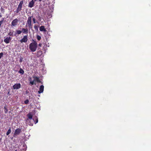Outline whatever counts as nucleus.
Here are the masks:
<instances>
[{"mask_svg":"<svg viewBox=\"0 0 151 151\" xmlns=\"http://www.w3.org/2000/svg\"><path fill=\"white\" fill-rule=\"evenodd\" d=\"M32 41L33 42L29 44V49L31 52H34L36 50L37 47V43L33 40Z\"/></svg>","mask_w":151,"mask_h":151,"instance_id":"f257e3e1","label":"nucleus"},{"mask_svg":"<svg viewBox=\"0 0 151 151\" xmlns=\"http://www.w3.org/2000/svg\"><path fill=\"white\" fill-rule=\"evenodd\" d=\"M27 116L28 118L26 120V122L28 123V124L30 126H32L33 125V122H31V120H32V115L31 112L29 113L27 115Z\"/></svg>","mask_w":151,"mask_h":151,"instance_id":"f03ea898","label":"nucleus"},{"mask_svg":"<svg viewBox=\"0 0 151 151\" xmlns=\"http://www.w3.org/2000/svg\"><path fill=\"white\" fill-rule=\"evenodd\" d=\"M32 17V16L29 17L28 18L27 20V22L26 24L27 25V26L29 27V29H32V28L31 23V18Z\"/></svg>","mask_w":151,"mask_h":151,"instance_id":"7ed1b4c3","label":"nucleus"},{"mask_svg":"<svg viewBox=\"0 0 151 151\" xmlns=\"http://www.w3.org/2000/svg\"><path fill=\"white\" fill-rule=\"evenodd\" d=\"M24 1L23 0L20 1L19 4L18 5V7L17 8L16 12L17 13H18L19 12L22 10V5L23 4Z\"/></svg>","mask_w":151,"mask_h":151,"instance_id":"20e7f679","label":"nucleus"},{"mask_svg":"<svg viewBox=\"0 0 151 151\" xmlns=\"http://www.w3.org/2000/svg\"><path fill=\"white\" fill-rule=\"evenodd\" d=\"M22 132L21 129L20 128H17L15 130L14 134V137H16L19 135Z\"/></svg>","mask_w":151,"mask_h":151,"instance_id":"39448f33","label":"nucleus"},{"mask_svg":"<svg viewBox=\"0 0 151 151\" xmlns=\"http://www.w3.org/2000/svg\"><path fill=\"white\" fill-rule=\"evenodd\" d=\"M27 35H26L23 37L22 39L20 40V42L21 43L23 42L25 43L27 42Z\"/></svg>","mask_w":151,"mask_h":151,"instance_id":"423d86ee","label":"nucleus"},{"mask_svg":"<svg viewBox=\"0 0 151 151\" xmlns=\"http://www.w3.org/2000/svg\"><path fill=\"white\" fill-rule=\"evenodd\" d=\"M18 22V19L16 18L13 20L12 22L11 26H15L17 25Z\"/></svg>","mask_w":151,"mask_h":151,"instance_id":"0eeeda50","label":"nucleus"},{"mask_svg":"<svg viewBox=\"0 0 151 151\" xmlns=\"http://www.w3.org/2000/svg\"><path fill=\"white\" fill-rule=\"evenodd\" d=\"M21 85L20 83H16L14 84L13 88L14 89H18L21 88Z\"/></svg>","mask_w":151,"mask_h":151,"instance_id":"6e6552de","label":"nucleus"},{"mask_svg":"<svg viewBox=\"0 0 151 151\" xmlns=\"http://www.w3.org/2000/svg\"><path fill=\"white\" fill-rule=\"evenodd\" d=\"M11 39L10 37H7L4 39V41L6 44L9 43L11 40Z\"/></svg>","mask_w":151,"mask_h":151,"instance_id":"1a4fd4ad","label":"nucleus"},{"mask_svg":"<svg viewBox=\"0 0 151 151\" xmlns=\"http://www.w3.org/2000/svg\"><path fill=\"white\" fill-rule=\"evenodd\" d=\"M44 86L43 85H41L39 88V90L38 91V93L40 94L42 93L44 91Z\"/></svg>","mask_w":151,"mask_h":151,"instance_id":"9d476101","label":"nucleus"},{"mask_svg":"<svg viewBox=\"0 0 151 151\" xmlns=\"http://www.w3.org/2000/svg\"><path fill=\"white\" fill-rule=\"evenodd\" d=\"M34 4L35 1H33V0H32L29 2L28 4V6L29 7L32 8L34 6Z\"/></svg>","mask_w":151,"mask_h":151,"instance_id":"9b49d317","label":"nucleus"},{"mask_svg":"<svg viewBox=\"0 0 151 151\" xmlns=\"http://www.w3.org/2000/svg\"><path fill=\"white\" fill-rule=\"evenodd\" d=\"M33 78H35V81H36L38 83H41V84H42V82L39 79V77H36V76H33Z\"/></svg>","mask_w":151,"mask_h":151,"instance_id":"f8f14e48","label":"nucleus"},{"mask_svg":"<svg viewBox=\"0 0 151 151\" xmlns=\"http://www.w3.org/2000/svg\"><path fill=\"white\" fill-rule=\"evenodd\" d=\"M22 33L25 34H27L28 32V30L27 28H23L22 29Z\"/></svg>","mask_w":151,"mask_h":151,"instance_id":"ddd939ff","label":"nucleus"},{"mask_svg":"<svg viewBox=\"0 0 151 151\" xmlns=\"http://www.w3.org/2000/svg\"><path fill=\"white\" fill-rule=\"evenodd\" d=\"M40 30L41 31H44L45 32H46L47 31L44 26H40Z\"/></svg>","mask_w":151,"mask_h":151,"instance_id":"4468645a","label":"nucleus"},{"mask_svg":"<svg viewBox=\"0 0 151 151\" xmlns=\"http://www.w3.org/2000/svg\"><path fill=\"white\" fill-rule=\"evenodd\" d=\"M32 120L35 122V124H36L38 122V119L37 116L34 117L32 119Z\"/></svg>","mask_w":151,"mask_h":151,"instance_id":"2eb2a0df","label":"nucleus"},{"mask_svg":"<svg viewBox=\"0 0 151 151\" xmlns=\"http://www.w3.org/2000/svg\"><path fill=\"white\" fill-rule=\"evenodd\" d=\"M29 83L31 85H32L35 84V80H34L33 81H32V78H29Z\"/></svg>","mask_w":151,"mask_h":151,"instance_id":"dca6fc26","label":"nucleus"},{"mask_svg":"<svg viewBox=\"0 0 151 151\" xmlns=\"http://www.w3.org/2000/svg\"><path fill=\"white\" fill-rule=\"evenodd\" d=\"M19 73L21 74L22 75L24 74V71L22 68H20L19 71Z\"/></svg>","mask_w":151,"mask_h":151,"instance_id":"f3484780","label":"nucleus"},{"mask_svg":"<svg viewBox=\"0 0 151 151\" xmlns=\"http://www.w3.org/2000/svg\"><path fill=\"white\" fill-rule=\"evenodd\" d=\"M42 54V52L41 50H39L37 52V55L38 56H40Z\"/></svg>","mask_w":151,"mask_h":151,"instance_id":"a211bd4d","label":"nucleus"},{"mask_svg":"<svg viewBox=\"0 0 151 151\" xmlns=\"http://www.w3.org/2000/svg\"><path fill=\"white\" fill-rule=\"evenodd\" d=\"M4 18H3L1 19V20L0 21V28L2 27H1V25L4 21Z\"/></svg>","mask_w":151,"mask_h":151,"instance_id":"6ab92c4d","label":"nucleus"},{"mask_svg":"<svg viewBox=\"0 0 151 151\" xmlns=\"http://www.w3.org/2000/svg\"><path fill=\"white\" fill-rule=\"evenodd\" d=\"M11 132V128L10 127L6 133L7 135H9Z\"/></svg>","mask_w":151,"mask_h":151,"instance_id":"aec40b11","label":"nucleus"},{"mask_svg":"<svg viewBox=\"0 0 151 151\" xmlns=\"http://www.w3.org/2000/svg\"><path fill=\"white\" fill-rule=\"evenodd\" d=\"M22 32V30H17L16 31V34L19 35Z\"/></svg>","mask_w":151,"mask_h":151,"instance_id":"412c9836","label":"nucleus"},{"mask_svg":"<svg viewBox=\"0 0 151 151\" xmlns=\"http://www.w3.org/2000/svg\"><path fill=\"white\" fill-rule=\"evenodd\" d=\"M4 111L5 114L7 113L8 109L6 106H5L4 107Z\"/></svg>","mask_w":151,"mask_h":151,"instance_id":"4be33fe9","label":"nucleus"},{"mask_svg":"<svg viewBox=\"0 0 151 151\" xmlns=\"http://www.w3.org/2000/svg\"><path fill=\"white\" fill-rule=\"evenodd\" d=\"M14 32H11L10 31L8 34V35L10 36H13Z\"/></svg>","mask_w":151,"mask_h":151,"instance_id":"5701e85b","label":"nucleus"},{"mask_svg":"<svg viewBox=\"0 0 151 151\" xmlns=\"http://www.w3.org/2000/svg\"><path fill=\"white\" fill-rule=\"evenodd\" d=\"M37 38L38 40L40 41L41 39V37L39 35H37Z\"/></svg>","mask_w":151,"mask_h":151,"instance_id":"b1692460","label":"nucleus"},{"mask_svg":"<svg viewBox=\"0 0 151 151\" xmlns=\"http://www.w3.org/2000/svg\"><path fill=\"white\" fill-rule=\"evenodd\" d=\"M23 60V58L21 56H20L19 57V62L20 63H21L22 62Z\"/></svg>","mask_w":151,"mask_h":151,"instance_id":"393cba45","label":"nucleus"},{"mask_svg":"<svg viewBox=\"0 0 151 151\" xmlns=\"http://www.w3.org/2000/svg\"><path fill=\"white\" fill-rule=\"evenodd\" d=\"M29 102V101L28 99H26L24 101V103L25 104H28Z\"/></svg>","mask_w":151,"mask_h":151,"instance_id":"a878e982","label":"nucleus"},{"mask_svg":"<svg viewBox=\"0 0 151 151\" xmlns=\"http://www.w3.org/2000/svg\"><path fill=\"white\" fill-rule=\"evenodd\" d=\"M1 10L2 12L4 13V9L3 8L1 7Z\"/></svg>","mask_w":151,"mask_h":151,"instance_id":"bb28decb","label":"nucleus"},{"mask_svg":"<svg viewBox=\"0 0 151 151\" xmlns=\"http://www.w3.org/2000/svg\"><path fill=\"white\" fill-rule=\"evenodd\" d=\"M3 55V52H1L0 53V59L1 58Z\"/></svg>","mask_w":151,"mask_h":151,"instance_id":"cd10ccee","label":"nucleus"},{"mask_svg":"<svg viewBox=\"0 0 151 151\" xmlns=\"http://www.w3.org/2000/svg\"><path fill=\"white\" fill-rule=\"evenodd\" d=\"M33 23H36V20H35V17L33 18Z\"/></svg>","mask_w":151,"mask_h":151,"instance_id":"c85d7f7f","label":"nucleus"},{"mask_svg":"<svg viewBox=\"0 0 151 151\" xmlns=\"http://www.w3.org/2000/svg\"><path fill=\"white\" fill-rule=\"evenodd\" d=\"M34 28L35 29H36L37 30L38 29V27H37L36 25H35L34 26Z\"/></svg>","mask_w":151,"mask_h":151,"instance_id":"c756f323","label":"nucleus"},{"mask_svg":"<svg viewBox=\"0 0 151 151\" xmlns=\"http://www.w3.org/2000/svg\"><path fill=\"white\" fill-rule=\"evenodd\" d=\"M38 45L39 47H41L42 45V44L41 43H40Z\"/></svg>","mask_w":151,"mask_h":151,"instance_id":"7c9ffc66","label":"nucleus"},{"mask_svg":"<svg viewBox=\"0 0 151 151\" xmlns=\"http://www.w3.org/2000/svg\"><path fill=\"white\" fill-rule=\"evenodd\" d=\"M2 17V16L1 15V13H0V18L1 17Z\"/></svg>","mask_w":151,"mask_h":151,"instance_id":"2f4dec72","label":"nucleus"},{"mask_svg":"<svg viewBox=\"0 0 151 151\" xmlns=\"http://www.w3.org/2000/svg\"><path fill=\"white\" fill-rule=\"evenodd\" d=\"M39 1H40V2H41L42 0H39Z\"/></svg>","mask_w":151,"mask_h":151,"instance_id":"473e14b6","label":"nucleus"},{"mask_svg":"<svg viewBox=\"0 0 151 151\" xmlns=\"http://www.w3.org/2000/svg\"><path fill=\"white\" fill-rule=\"evenodd\" d=\"M28 93V92H27V91H26V93Z\"/></svg>","mask_w":151,"mask_h":151,"instance_id":"72a5a7b5","label":"nucleus"},{"mask_svg":"<svg viewBox=\"0 0 151 151\" xmlns=\"http://www.w3.org/2000/svg\"><path fill=\"white\" fill-rule=\"evenodd\" d=\"M35 1H36V0H34Z\"/></svg>","mask_w":151,"mask_h":151,"instance_id":"f704fd0d","label":"nucleus"},{"mask_svg":"<svg viewBox=\"0 0 151 151\" xmlns=\"http://www.w3.org/2000/svg\"><path fill=\"white\" fill-rule=\"evenodd\" d=\"M8 94H9V92H8Z\"/></svg>","mask_w":151,"mask_h":151,"instance_id":"c9c22d12","label":"nucleus"},{"mask_svg":"<svg viewBox=\"0 0 151 151\" xmlns=\"http://www.w3.org/2000/svg\"><path fill=\"white\" fill-rule=\"evenodd\" d=\"M15 151H17V150H16Z\"/></svg>","mask_w":151,"mask_h":151,"instance_id":"e433bc0d","label":"nucleus"}]
</instances>
